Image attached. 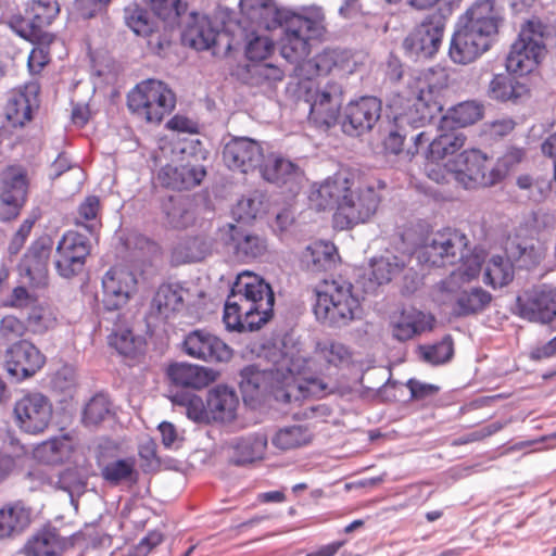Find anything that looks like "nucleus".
I'll return each mask as SVG.
<instances>
[{
  "instance_id": "obj_1",
  "label": "nucleus",
  "mask_w": 556,
  "mask_h": 556,
  "mask_svg": "<svg viewBox=\"0 0 556 556\" xmlns=\"http://www.w3.org/2000/svg\"><path fill=\"white\" fill-rule=\"evenodd\" d=\"M276 21L283 29L281 55L295 64L296 76L311 79L315 75L328 74L337 66V50H325L306 60L311 51V41L320 38L325 33V15L320 8L306 9L302 14L276 10Z\"/></svg>"
},
{
  "instance_id": "obj_2",
  "label": "nucleus",
  "mask_w": 556,
  "mask_h": 556,
  "mask_svg": "<svg viewBox=\"0 0 556 556\" xmlns=\"http://www.w3.org/2000/svg\"><path fill=\"white\" fill-rule=\"evenodd\" d=\"M274 302L270 286L261 277L248 271L240 274L225 303L226 328L238 332L260 329L270 319Z\"/></svg>"
},
{
  "instance_id": "obj_3",
  "label": "nucleus",
  "mask_w": 556,
  "mask_h": 556,
  "mask_svg": "<svg viewBox=\"0 0 556 556\" xmlns=\"http://www.w3.org/2000/svg\"><path fill=\"white\" fill-rule=\"evenodd\" d=\"M439 87L432 84L426 74L413 81L393 100L394 126L384 139V147L393 154L403 150L407 137L406 126L412 128L424 127L430 123L442 110L437 100Z\"/></svg>"
},
{
  "instance_id": "obj_4",
  "label": "nucleus",
  "mask_w": 556,
  "mask_h": 556,
  "mask_svg": "<svg viewBox=\"0 0 556 556\" xmlns=\"http://www.w3.org/2000/svg\"><path fill=\"white\" fill-rule=\"evenodd\" d=\"M482 254H473L458 265L446 278L439 281L432 291L434 301L447 305L457 317L483 312L492 295L480 286H471L481 271Z\"/></svg>"
},
{
  "instance_id": "obj_5",
  "label": "nucleus",
  "mask_w": 556,
  "mask_h": 556,
  "mask_svg": "<svg viewBox=\"0 0 556 556\" xmlns=\"http://www.w3.org/2000/svg\"><path fill=\"white\" fill-rule=\"evenodd\" d=\"M266 357V364L250 365L241 370L240 389L244 400L273 393L277 401L282 402L281 393L294 380L290 355L274 349Z\"/></svg>"
},
{
  "instance_id": "obj_6",
  "label": "nucleus",
  "mask_w": 556,
  "mask_h": 556,
  "mask_svg": "<svg viewBox=\"0 0 556 556\" xmlns=\"http://www.w3.org/2000/svg\"><path fill=\"white\" fill-rule=\"evenodd\" d=\"M352 289L350 282L341 279L324 280L316 289V318L328 326L339 328L361 318V303Z\"/></svg>"
},
{
  "instance_id": "obj_7",
  "label": "nucleus",
  "mask_w": 556,
  "mask_h": 556,
  "mask_svg": "<svg viewBox=\"0 0 556 556\" xmlns=\"http://www.w3.org/2000/svg\"><path fill=\"white\" fill-rule=\"evenodd\" d=\"M548 27L538 17L528 20L520 28L506 59V68L520 76L531 73L545 55Z\"/></svg>"
},
{
  "instance_id": "obj_8",
  "label": "nucleus",
  "mask_w": 556,
  "mask_h": 556,
  "mask_svg": "<svg viewBox=\"0 0 556 556\" xmlns=\"http://www.w3.org/2000/svg\"><path fill=\"white\" fill-rule=\"evenodd\" d=\"M467 238L464 233L444 229L432 233L418 251V260L420 263L432 267H445L450 265H462L465 260L480 252H466Z\"/></svg>"
},
{
  "instance_id": "obj_9",
  "label": "nucleus",
  "mask_w": 556,
  "mask_h": 556,
  "mask_svg": "<svg viewBox=\"0 0 556 556\" xmlns=\"http://www.w3.org/2000/svg\"><path fill=\"white\" fill-rule=\"evenodd\" d=\"M175 104L173 91L155 79L141 81L128 94L129 110L150 123H160L173 111Z\"/></svg>"
},
{
  "instance_id": "obj_10",
  "label": "nucleus",
  "mask_w": 556,
  "mask_h": 556,
  "mask_svg": "<svg viewBox=\"0 0 556 556\" xmlns=\"http://www.w3.org/2000/svg\"><path fill=\"white\" fill-rule=\"evenodd\" d=\"M306 102L309 104V119L318 127L329 128L336 124L343 103V88L329 80L314 90L307 88Z\"/></svg>"
},
{
  "instance_id": "obj_11",
  "label": "nucleus",
  "mask_w": 556,
  "mask_h": 556,
  "mask_svg": "<svg viewBox=\"0 0 556 556\" xmlns=\"http://www.w3.org/2000/svg\"><path fill=\"white\" fill-rule=\"evenodd\" d=\"M454 179L465 188L476 185H494L503 178L504 169L491 168L486 173V156L479 150H465L452 162L451 166Z\"/></svg>"
},
{
  "instance_id": "obj_12",
  "label": "nucleus",
  "mask_w": 556,
  "mask_h": 556,
  "mask_svg": "<svg viewBox=\"0 0 556 556\" xmlns=\"http://www.w3.org/2000/svg\"><path fill=\"white\" fill-rule=\"evenodd\" d=\"M13 413L22 431L39 434L48 428L53 408L50 400L42 393L28 392L16 400Z\"/></svg>"
},
{
  "instance_id": "obj_13",
  "label": "nucleus",
  "mask_w": 556,
  "mask_h": 556,
  "mask_svg": "<svg viewBox=\"0 0 556 556\" xmlns=\"http://www.w3.org/2000/svg\"><path fill=\"white\" fill-rule=\"evenodd\" d=\"M218 240L231 250L235 257L242 262L258 258L267 251V240L243 226L227 223L217 229Z\"/></svg>"
},
{
  "instance_id": "obj_14",
  "label": "nucleus",
  "mask_w": 556,
  "mask_h": 556,
  "mask_svg": "<svg viewBox=\"0 0 556 556\" xmlns=\"http://www.w3.org/2000/svg\"><path fill=\"white\" fill-rule=\"evenodd\" d=\"M380 197L372 187L352 189L348 199L334 214V223L341 229L369 220L376 213Z\"/></svg>"
},
{
  "instance_id": "obj_15",
  "label": "nucleus",
  "mask_w": 556,
  "mask_h": 556,
  "mask_svg": "<svg viewBox=\"0 0 556 556\" xmlns=\"http://www.w3.org/2000/svg\"><path fill=\"white\" fill-rule=\"evenodd\" d=\"M445 24L441 16L425 20L403 41L405 54L413 60L433 56L442 42Z\"/></svg>"
},
{
  "instance_id": "obj_16",
  "label": "nucleus",
  "mask_w": 556,
  "mask_h": 556,
  "mask_svg": "<svg viewBox=\"0 0 556 556\" xmlns=\"http://www.w3.org/2000/svg\"><path fill=\"white\" fill-rule=\"evenodd\" d=\"M25 170L9 166L0 174V220L8 222L18 216L27 195Z\"/></svg>"
},
{
  "instance_id": "obj_17",
  "label": "nucleus",
  "mask_w": 556,
  "mask_h": 556,
  "mask_svg": "<svg viewBox=\"0 0 556 556\" xmlns=\"http://www.w3.org/2000/svg\"><path fill=\"white\" fill-rule=\"evenodd\" d=\"M3 363L8 374L18 382L35 376L46 357L33 342L23 340L3 351Z\"/></svg>"
},
{
  "instance_id": "obj_18",
  "label": "nucleus",
  "mask_w": 556,
  "mask_h": 556,
  "mask_svg": "<svg viewBox=\"0 0 556 556\" xmlns=\"http://www.w3.org/2000/svg\"><path fill=\"white\" fill-rule=\"evenodd\" d=\"M90 253L87 238L76 231H67L59 241L55 251V268L65 278H71L84 268Z\"/></svg>"
},
{
  "instance_id": "obj_19",
  "label": "nucleus",
  "mask_w": 556,
  "mask_h": 556,
  "mask_svg": "<svg viewBox=\"0 0 556 556\" xmlns=\"http://www.w3.org/2000/svg\"><path fill=\"white\" fill-rule=\"evenodd\" d=\"M103 304L106 309L124 307L137 292V278L124 267H113L102 277Z\"/></svg>"
},
{
  "instance_id": "obj_20",
  "label": "nucleus",
  "mask_w": 556,
  "mask_h": 556,
  "mask_svg": "<svg viewBox=\"0 0 556 556\" xmlns=\"http://www.w3.org/2000/svg\"><path fill=\"white\" fill-rule=\"evenodd\" d=\"M264 156L261 144L248 137H233L223 149L225 165L244 174L260 168Z\"/></svg>"
},
{
  "instance_id": "obj_21",
  "label": "nucleus",
  "mask_w": 556,
  "mask_h": 556,
  "mask_svg": "<svg viewBox=\"0 0 556 556\" xmlns=\"http://www.w3.org/2000/svg\"><path fill=\"white\" fill-rule=\"evenodd\" d=\"M380 115L381 101L376 97H362L346 105L342 129L349 136H361L374 128Z\"/></svg>"
},
{
  "instance_id": "obj_22",
  "label": "nucleus",
  "mask_w": 556,
  "mask_h": 556,
  "mask_svg": "<svg viewBox=\"0 0 556 556\" xmlns=\"http://www.w3.org/2000/svg\"><path fill=\"white\" fill-rule=\"evenodd\" d=\"M185 352L204 362H227L231 357L230 348L218 337L204 329L189 332L184 340Z\"/></svg>"
},
{
  "instance_id": "obj_23",
  "label": "nucleus",
  "mask_w": 556,
  "mask_h": 556,
  "mask_svg": "<svg viewBox=\"0 0 556 556\" xmlns=\"http://www.w3.org/2000/svg\"><path fill=\"white\" fill-rule=\"evenodd\" d=\"M290 357L292 358L291 368L294 369V380L287 384V389L281 393L282 402L291 403L293 400H300L301 396L323 397L333 392V389L323 379L306 375V359L293 355Z\"/></svg>"
},
{
  "instance_id": "obj_24",
  "label": "nucleus",
  "mask_w": 556,
  "mask_h": 556,
  "mask_svg": "<svg viewBox=\"0 0 556 556\" xmlns=\"http://www.w3.org/2000/svg\"><path fill=\"white\" fill-rule=\"evenodd\" d=\"M491 38L463 25L451 39L448 55L456 64H469L489 50Z\"/></svg>"
},
{
  "instance_id": "obj_25",
  "label": "nucleus",
  "mask_w": 556,
  "mask_h": 556,
  "mask_svg": "<svg viewBox=\"0 0 556 556\" xmlns=\"http://www.w3.org/2000/svg\"><path fill=\"white\" fill-rule=\"evenodd\" d=\"M521 317L542 324L556 318V290L542 287L526 292L517 300Z\"/></svg>"
},
{
  "instance_id": "obj_26",
  "label": "nucleus",
  "mask_w": 556,
  "mask_h": 556,
  "mask_svg": "<svg viewBox=\"0 0 556 556\" xmlns=\"http://www.w3.org/2000/svg\"><path fill=\"white\" fill-rule=\"evenodd\" d=\"M352 187L353 181L345 173H337L313 187L309 201L319 210L336 208L339 212V206L348 199Z\"/></svg>"
},
{
  "instance_id": "obj_27",
  "label": "nucleus",
  "mask_w": 556,
  "mask_h": 556,
  "mask_svg": "<svg viewBox=\"0 0 556 556\" xmlns=\"http://www.w3.org/2000/svg\"><path fill=\"white\" fill-rule=\"evenodd\" d=\"M434 319L415 307L404 308L392 316L390 330L393 339L405 342L433 328Z\"/></svg>"
},
{
  "instance_id": "obj_28",
  "label": "nucleus",
  "mask_w": 556,
  "mask_h": 556,
  "mask_svg": "<svg viewBox=\"0 0 556 556\" xmlns=\"http://www.w3.org/2000/svg\"><path fill=\"white\" fill-rule=\"evenodd\" d=\"M206 172L203 165L188 160L179 164H167L161 168L157 179L162 186L182 190L201 184Z\"/></svg>"
},
{
  "instance_id": "obj_29",
  "label": "nucleus",
  "mask_w": 556,
  "mask_h": 556,
  "mask_svg": "<svg viewBox=\"0 0 556 556\" xmlns=\"http://www.w3.org/2000/svg\"><path fill=\"white\" fill-rule=\"evenodd\" d=\"M124 18L127 26L137 35L148 39V46L153 51H160L168 43L157 28V22L153 12L137 4L128 5L124 11Z\"/></svg>"
},
{
  "instance_id": "obj_30",
  "label": "nucleus",
  "mask_w": 556,
  "mask_h": 556,
  "mask_svg": "<svg viewBox=\"0 0 556 556\" xmlns=\"http://www.w3.org/2000/svg\"><path fill=\"white\" fill-rule=\"evenodd\" d=\"M38 93V84L29 83L24 89L14 91L10 96L4 114L13 127L24 126L31 119L33 111L39 106Z\"/></svg>"
},
{
  "instance_id": "obj_31",
  "label": "nucleus",
  "mask_w": 556,
  "mask_h": 556,
  "mask_svg": "<svg viewBox=\"0 0 556 556\" xmlns=\"http://www.w3.org/2000/svg\"><path fill=\"white\" fill-rule=\"evenodd\" d=\"M501 13L497 0H478L467 10L464 25L492 38L497 33Z\"/></svg>"
},
{
  "instance_id": "obj_32",
  "label": "nucleus",
  "mask_w": 556,
  "mask_h": 556,
  "mask_svg": "<svg viewBox=\"0 0 556 556\" xmlns=\"http://www.w3.org/2000/svg\"><path fill=\"white\" fill-rule=\"evenodd\" d=\"M50 253V238L45 237L35 241L20 264L21 275L26 276L31 283H42L46 279Z\"/></svg>"
},
{
  "instance_id": "obj_33",
  "label": "nucleus",
  "mask_w": 556,
  "mask_h": 556,
  "mask_svg": "<svg viewBox=\"0 0 556 556\" xmlns=\"http://www.w3.org/2000/svg\"><path fill=\"white\" fill-rule=\"evenodd\" d=\"M412 140L417 148L429 142L427 159L439 162L460 150L465 144L466 137L463 132L452 131L442 134L430 141L427 134L422 131L413 136Z\"/></svg>"
},
{
  "instance_id": "obj_34",
  "label": "nucleus",
  "mask_w": 556,
  "mask_h": 556,
  "mask_svg": "<svg viewBox=\"0 0 556 556\" xmlns=\"http://www.w3.org/2000/svg\"><path fill=\"white\" fill-rule=\"evenodd\" d=\"M219 37V28L205 15L191 14V21L182 33V42L195 50H207Z\"/></svg>"
},
{
  "instance_id": "obj_35",
  "label": "nucleus",
  "mask_w": 556,
  "mask_h": 556,
  "mask_svg": "<svg viewBox=\"0 0 556 556\" xmlns=\"http://www.w3.org/2000/svg\"><path fill=\"white\" fill-rule=\"evenodd\" d=\"M486 93L494 101L518 104L528 99L529 88L510 74H496L489 83Z\"/></svg>"
},
{
  "instance_id": "obj_36",
  "label": "nucleus",
  "mask_w": 556,
  "mask_h": 556,
  "mask_svg": "<svg viewBox=\"0 0 556 556\" xmlns=\"http://www.w3.org/2000/svg\"><path fill=\"white\" fill-rule=\"evenodd\" d=\"M302 266L312 273H323L334 268L339 254L333 243L316 241L308 244L301 254Z\"/></svg>"
},
{
  "instance_id": "obj_37",
  "label": "nucleus",
  "mask_w": 556,
  "mask_h": 556,
  "mask_svg": "<svg viewBox=\"0 0 556 556\" xmlns=\"http://www.w3.org/2000/svg\"><path fill=\"white\" fill-rule=\"evenodd\" d=\"M65 545L56 529L43 528L29 538L16 556H60Z\"/></svg>"
},
{
  "instance_id": "obj_38",
  "label": "nucleus",
  "mask_w": 556,
  "mask_h": 556,
  "mask_svg": "<svg viewBox=\"0 0 556 556\" xmlns=\"http://www.w3.org/2000/svg\"><path fill=\"white\" fill-rule=\"evenodd\" d=\"M167 375L173 383L192 389H201L215 381L216 372L198 365L176 363L168 367Z\"/></svg>"
},
{
  "instance_id": "obj_39",
  "label": "nucleus",
  "mask_w": 556,
  "mask_h": 556,
  "mask_svg": "<svg viewBox=\"0 0 556 556\" xmlns=\"http://www.w3.org/2000/svg\"><path fill=\"white\" fill-rule=\"evenodd\" d=\"M258 169L265 180L277 185L295 182L302 177V170L295 163L275 154L264 156Z\"/></svg>"
},
{
  "instance_id": "obj_40",
  "label": "nucleus",
  "mask_w": 556,
  "mask_h": 556,
  "mask_svg": "<svg viewBox=\"0 0 556 556\" xmlns=\"http://www.w3.org/2000/svg\"><path fill=\"white\" fill-rule=\"evenodd\" d=\"M31 522V510L23 502L7 504L0 509V539L21 534Z\"/></svg>"
},
{
  "instance_id": "obj_41",
  "label": "nucleus",
  "mask_w": 556,
  "mask_h": 556,
  "mask_svg": "<svg viewBox=\"0 0 556 556\" xmlns=\"http://www.w3.org/2000/svg\"><path fill=\"white\" fill-rule=\"evenodd\" d=\"M206 400L212 419L230 421L235 418L239 400L232 389L217 386L210 390Z\"/></svg>"
},
{
  "instance_id": "obj_42",
  "label": "nucleus",
  "mask_w": 556,
  "mask_h": 556,
  "mask_svg": "<svg viewBox=\"0 0 556 556\" xmlns=\"http://www.w3.org/2000/svg\"><path fill=\"white\" fill-rule=\"evenodd\" d=\"M268 444L265 433H255L237 440L232 444L231 462L241 466L264 457Z\"/></svg>"
},
{
  "instance_id": "obj_43",
  "label": "nucleus",
  "mask_w": 556,
  "mask_h": 556,
  "mask_svg": "<svg viewBox=\"0 0 556 556\" xmlns=\"http://www.w3.org/2000/svg\"><path fill=\"white\" fill-rule=\"evenodd\" d=\"M545 247L539 240H508L505 245V253L520 267H532L538 265L545 256Z\"/></svg>"
},
{
  "instance_id": "obj_44",
  "label": "nucleus",
  "mask_w": 556,
  "mask_h": 556,
  "mask_svg": "<svg viewBox=\"0 0 556 556\" xmlns=\"http://www.w3.org/2000/svg\"><path fill=\"white\" fill-rule=\"evenodd\" d=\"M102 478L112 485L134 484L138 480L136 460L132 457L99 460Z\"/></svg>"
},
{
  "instance_id": "obj_45",
  "label": "nucleus",
  "mask_w": 556,
  "mask_h": 556,
  "mask_svg": "<svg viewBox=\"0 0 556 556\" xmlns=\"http://www.w3.org/2000/svg\"><path fill=\"white\" fill-rule=\"evenodd\" d=\"M185 293L186 291L179 285H162L152 300V308L156 309L161 316L167 318L170 313L182 308Z\"/></svg>"
},
{
  "instance_id": "obj_46",
  "label": "nucleus",
  "mask_w": 556,
  "mask_h": 556,
  "mask_svg": "<svg viewBox=\"0 0 556 556\" xmlns=\"http://www.w3.org/2000/svg\"><path fill=\"white\" fill-rule=\"evenodd\" d=\"M513 260L503 255H492L484 269V282L493 288L507 286L514 279Z\"/></svg>"
},
{
  "instance_id": "obj_47",
  "label": "nucleus",
  "mask_w": 556,
  "mask_h": 556,
  "mask_svg": "<svg viewBox=\"0 0 556 556\" xmlns=\"http://www.w3.org/2000/svg\"><path fill=\"white\" fill-rule=\"evenodd\" d=\"M312 433L305 426L293 425L280 428L271 438V444L280 451H289L307 445Z\"/></svg>"
},
{
  "instance_id": "obj_48",
  "label": "nucleus",
  "mask_w": 556,
  "mask_h": 556,
  "mask_svg": "<svg viewBox=\"0 0 556 556\" xmlns=\"http://www.w3.org/2000/svg\"><path fill=\"white\" fill-rule=\"evenodd\" d=\"M212 249V243L202 237L188 238L180 241L173 250V260L177 263L202 261Z\"/></svg>"
},
{
  "instance_id": "obj_49",
  "label": "nucleus",
  "mask_w": 556,
  "mask_h": 556,
  "mask_svg": "<svg viewBox=\"0 0 556 556\" xmlns=\"http://www.w3.org/2000/svg\"><path fill=\"white\" fill-rule=\"evenodd\" d=\"M403 268V263L397 256L380 257L370 264L368 291H374L376 286L388 283Z\"/></svg>"
},
{
  "instance_id": "obj_50",
  "label": "nucleus",
  "mask_w": 556,
  "mask_h": 556,
  "mask_svg": "<svg viewBox=\"0 0 556 556\" xmlns=\"http://www.w3.org/2000/svg\"><path fill=\"white\" fill-rule=\"evenodd\" d=\"M71 451V440L62 437L42 442L35 448L34 455L42 463L56 464L68 457Z\"/></svg>"
},
{
  "instance_id": "obj_51",
  "label": "nucleus",
  "mask_w": 556,
  "mask_h": 556,
  "mask_svg": "<svg viewBox=\"0 0 556 556\" xmlns=\"http://www.w3.org/2000/svg\"><path fill=\"white\" fill-rule=\"evenodd\" d=\"M266 202L263 193L254 191L240 199L232 208V215L238 223H249L265 212Z\"/></svg>"
},
{
  "instance_id": "obj_52",
  "label": "nucleus",
  "mask_w": 556,
  "mask_h": 556,
  "mask_svg": "<svg viewBox=\"0 0 556 556\" xmlns=\"http://www.w3.org/2000/svg\"><path fill=\"white\" fill-rule=\"evenodd\" d=\"M167 223L173 228H186L193 223V213L189 210L187 199L169 198L164 204Z\"/></svg>"
},
{
  "instance_id": "obj_53",
  "label": "nucleus",
  "mask_w": 556,
  "mask_h": 556,
  "mask_svg": "<svg viewBox=\"0 0 556 556\" xmlns=\"http://www.w3.org/2000/svg\"><path fill=\"white\" fill-rule=\"evenodd\" d=\"M484 108L477 101H465L448 110L445 119L451 121L458 127H466L480 121Z\"/></svg>"
},
{
  "instance_id": "obj_54",
  "label": "nucleus",
  "mask_w": 556,
  "mask_h": 556,
  "mask_svg": "<svg viewBox=\"0 0 556 556\" xmlns=\"http://www.w3.org/2000/svg\"><path fill=\"white\" fill-rule=\"evenodd\" d=\"M172 401L175 405L184 406L186 415L193 421L204 422L211 418L207 404L205 405L202 399L193 393H176L172 396Z\"/></svg>"
},
{
  "instance_id": "obj_55",
  "label": "nucleus",
  "mask_w": 556,
  "mask_h": 556,
  "mask_svg": "<svg viewBox=\"0 0 556 556\" xmlns=\"http://www.w3.org/2000/svg\"><path fill=\"white\" fill-rule=\"evenodd\" d=\"M316 355L332 366L349 364L351 361L350 350L341 342L326 340L316 346Z\"/></svg>"
},
{
  "instance_id": "obj_56",
  "label": "nucleus",
  "mask_w": 556,
  "mask_h": 556,
  "mask_svg": "<svg viewBox=\"0 0 556 556\" xmlns=\"http://www.w3.org/2000/svg\"><path fill=\"white\" fill-rule=\"evenodd\" d=\"M27 326L14 315H5L0 319V349H8L15 342L23 341Z\"/></svg>"
},
{
  "instance_id": "obj_57",
  "label": "nucleus",
  "mask_w": 556,
  "mask_h": 556,
  "mask_svg": "<svg viewBox=\"0 0 556 556\" xmlns=\"http://www.w3.org/2000/svg\"><path fill=\"white\" fill-rule=\"evenodd\" d=\"M100 208V201L97 197L90 195L79 205L76 224L84 226L90 233H97L100 228L98 213Z\"/></svg>"
},
{
  "instance_id": "obj_58",
  "label": "nucleus",
  "mask_w": 556,
  "mask_h": 556,
  "mask_svg": "<svg viewBox=\"0 0 556 556\" xmlns=\"http://www.w3.org/2000/svg\"><path fill=\"white\" fill-rule=\"evenodd\" d=\"M111 414V404L103 394L93 396L85 406L83 421L88 427L98 426Z\"/></svg>"
},
{
  "instance_id": "obj_59",
  "label": "nucleus",
  "mask_w": 556,
  "mask_h": 556,
  "mask_svg": "<svg viewBox=\"0 0 556 556\" xmlns=\"http://www.w3.org/2000/svg\"><path fill=\"white\" fill-rule=\"evenodd\" d=\"M419 352L421 358L429 364L440 365L448 362L454 353L452 338L446 336L433 345L420 346Z\"/></svg>"
},
{
  "instance_id": "obj_60",
  "label": "nucleus",
  "mask_w": 556,
  "mask_h": 556,
  "mask_svg": "<svg viewBox=\"0 0 556 556\" xmlns=\"http://www.w3.org/2000/svg\"><path fill=\"white\" fill-rule=\"evenodd\" d=\"M33 333L42 334L56 325V316L49 307L34 306L27 316Z\"/></svg>"
},
{
  "instance_id": "obj_61",
  "label": "nucleus",
  "mask_w": 556,
  "mask_h": 556,
  "mask_svg": "<svg viewBox=\"0 0 556 556\" xmlns=\"http://www.w3.org/2000/svg\"><path fill=\"white\" fill-rule=\"evenodd\" d=\"M34 25L40 27L50 24L60 12L56 0H33Z\"/></svg>"
},
{
  "instance_id": "obj_62",
  "label": "nucleus",
  "mask_w": 556,
  "mask_h": 556,
  "mask_svg": "<svg viewBox=\"0 0 556 556\" xmlns=\"http://www.w3.org/2000/svg\"><path fill=\"white\" fill-rule=\"evenodd\" d=\"M248 72L251 76V83L254 85L263 84L264 81H277L283 77L282 71L269 63H253L248 66Z\"/></svg>"
},
{
  "instance_id": "obj_63",
  "label": "nucleus",
  "mask_w": 556,
  "mask_h": 556,
  "mask_svg": "<svg viewBox=\"0 0 556 556\" xmlns=\"http://www.w3.org/2000/svg\"><path fill=\"white\" fill-rule=\"evenodd\" d=\"M182 10L180 0H151L153 15L169 24L176 22Z\"/></svg>"
},
{
  "instance_id": "obj_64",
  "label": "nucleus",
  "mask_w": 556,
  "mask_h": 556,
  "mask_svg": "<svg viewBox=\"0 0 556 556\" xmlns=\"http://www.w3.org/2000/svg\"><path fill=\"white\" fill-rule=\"evenodd\" d=\"M110 344L122 355L131 356L134 355L139 345L140 341L137 340L131 331L123 330L110 336Z\"/></svg>"
}]
</instances>
